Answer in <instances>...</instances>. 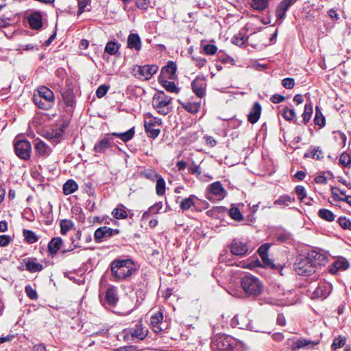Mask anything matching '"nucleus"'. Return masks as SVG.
<instances>
[{
	"instance_id": "1",
	"label": "nucleus",
	"mask_w": 351,
	"mask_h": 351,
	"mask_svg": "<svg viewBox=\"0 0 351 351\" xmlns=\"http://www.w3.org/2000/svg\"><path fill=\"white\" fill-rule=\"evenodd\" d=\"M112 280H129L137 272L135 264L131 259H115L110 264Z\"/></svg>"
},
{
	"instance_id": "2",
	"label": "nucleus",
	"mask_w": 351,
	"mask_h": 351,
	"mask_svg": "<svg viewBox=\"0 0 351 351\" xmlns=\"http://www.w3.org/2000/svg\"><path fill=\"white\" fill-rule=\"evenodd\" d=\"M210 348L212 351H243L245 344L232 336L223 334L213 338Z\"/></svg>"
},
{
	"instance_id": "3",
	"label": "nucleus",
	"mask_w": 351,
	"mask_h": 351,
	"mask_svg": "<svg viewBox=\"0 0 351 351\" xmlns=\"http://www.w3.org/2000/svg\"><path fill=\"white\" fill-rule=\"evenodd\" d=\"M241 286L248 296L257 297L264 290V285L260 279L252 274H247L241 278Z\"/></svg>"
},
{
	"instance_id": "4",
	"label": "nucleus",
	"mask_w": 351,
	"mask_h": 351,
	"mask_svg": "<svg viewBox=\"0 0 351 351\" xmlns=\"http://www.w3.org/2000/svg\"><path fill=\"white\" fill-rule=\"evenodd\" d=\"M37 94L33 96V101L35 105L43 110H47L53 106L55 96L51 90L45 86L38 87Z\"/></svg>"
},
{
	"instance_id": "5",
	"label": "nucleus",
	"mask_w": 351,
	"mask_h": 351,
	"mask_svg": "<svg viewBox=\"0 0 351 351\" xmlns=\"http://www.w3.org/2000/svg\"><path fill=\"white\" fill-rule=\"evenodd\" d=\"M171 101L172 97L163 91H158L152 99V106L158 113L166 115L171 111Z\"/></svg>"
},
{
	"instance_id": "6",
	"label": "nucleus",
	"mask_w": 351,
	"mask_h": 351,
	"mask_svg": "<svg viewBox=\"0 0 351 351\" xmlns=\"http://www.w3.org/2000/svg\"><path fill=\"white\" fill-rule=\"evenodd\" d=\"M162 120L160 118L154 117L150 113L144 115V128L147 136L155 138L158 136L160 130L158 128L162 125Z\"/></svg>"
},
{
	"instance_id": "7",
	"label": "nucleus",
	"mask_w": 351,
	"mask_h": 351,
	"mask_svg": "<svg viewBox=\"0 0 351 351\" xmlns=\"http://www.w3.org/2000/svg\"><path fill=\"white\" fill-rule=\"evenodd\" d=\"M231 326L233 328L261 332L258 326H254V323L247 316L243 315H236L231 320Z\"/></svg>"
},
{
	"instance_id": "8",
	"label": "nucleus",
	"mask_w": 351,
	"mask_h": 351,
	"mask_svg": "<svg viewBox=\"0 0 351 351\" xmlns=\"http://www.w3.org/2000/svg\"><path fill=\"white\" fill-rule=\"evenodd\" d=\"M158 69L155 64H146L143 66H136L133 71L134 76L141 80H148L152 78Z\"/></svg>"
},
{
	"instance_id": "9",
	"label": "nucleus",
	"mask_w": 351,
	"mask_h": 351,
	"mask_svg": "<svg viewBox=\"0 0 351 351\" xmlns=\"http://www.w3.org/2000/svg\"><path fill=\"white\" fill-rule=\"evenodd\" d=\"M14 152L16 155L23 160L29 159L32 153V146L27 140H19L14 143Z\"/></svg>"
},
{
	"instance_id": "10",
	"label": "nucleus",
	"mask_w": 351,
	"mask_h": 351,
	"mask_svg": "<svg viewBox=\"0 0 351 351\" xmlns=\"http://www.w3.org/2000/svg\"><path fill=\"white\" fill-rule=\"evenodd\" d=\"M294 270L300 276H310L316 271L306 256L298 259L294 265Z\"/></svg>"
},
{
	"instance_id": "11",
	"label": "nucleus",
	"mask_w": 351,
	"mask_h": 351,
	"mask_svg": "<svg viewBox=\"0 0 351 351\" xmlns=\"http://www.w3.org/2000/svg\"><path fill=\"white\" fill-rule=\"evenodd\" d=\"M210 195L215 196L217 199H223L227 195V191L219 181L210 184L207 188V198Z\"/></svg>"
},
{
	"instance_id": "12",
	"label": "nucleus",
	"mask_w": 351,
	"mask_h": 351,
	"mask_svg": "<svg viewBox=\"0 0 351 351\" xmlns=\"http://www.w3.org/2000/svg\"><path fill=\"white\" fill-rule=\"evenodd\" d=\"M119 230L112 229L107 226H102L97 228L94 233V238L97 243L101 242L104 239L110 238L113 235L118 234Z\"/></svg>"
},
{
	"instance_id": "13",
	"label": "nucleus",
	"mask_w": 351,
	"mask_h": 351,
	"mask_svg": "<svg viewBox=\"0 0 351 351\" xmlns=\"http://www.w3.org/2000/svg\"><path fill=\"white\" fill-rule=\"evenodd\" d=\"M306 258L311 262L316 269L318 267L324 265L327 263V257L315 250H311L308 252Z\"/></svg>"
},
{
	"instance_id": "14",
	"label": "nucleus",
	"mask_w": 351,
	"mask_h": 351,
	"mask_svg": "<svg viewBox=\"0 0 351 351\" xmlns=\"http://www.w3.org/2000/svg\"><path fill=\"white\" fill-rule=\"evenodd\" d=\"M113 144V138L109 136H106L95 144L93 152L96 154H105L107 149L112 148Z\"/></svg>"
},
{
	"instance_id": "15",
	"label": "nucleus",
	"mask_w": 351,
	"mask_h": 351,
	"mask_svg": "<svg viewBox=\"0 0 351 351\" xmlns=\"http://www.w3.org/2000/svg\"><path fill=\"white\" fill-rule=\"evenodd\" d=\"M332 286L330 283L322 282L319 284L317 287L314 290L312 298L324 300L330 293Z\"/></svg>"
},
{
	"instance_id": "16",
	"label": "nucleus",
	"mask_w": 351,
	"mask_h": 351,
	"mask_svg": "<svg viewBox=\"0 0 351 351\" xmlns=\"http://www.w3.org/2000/svg\"><path fill=\"white\" fill-rule=\"evenodd\" d=\"M298 0H282L277 5L275 11L277 21L280 23L285 19L286 12Z\"/></svg>"
},
{
	"instance_id": "17",
	"label": "nucleus",
	"mask_w": 351,
	"mask_h": 351,
	"mask_svg": "<svg viewBox=\"0 0 351 351\" xmlns=\"http://www.w3.org/2000/svg\"><path fill=\"white\" fill-rule=\"evenodd\" d=\"M191 87L195 94L199 98L205 95L206 83L204 77L197 76L191 83Z\"/></svg>"
},
{
	"instance_id": "18",
	"label": "nucleus",
	"mask_w": 351,
	"mask_h": 351,
	"mask_svg": "<svg viewBox=\"0 0 351 351\" xmlns=\"http://www.w3.org/2000/svg\"><path fill=\"white\" fill-rule=\"evenodd\" d=\"M230 249L231 253L237 256H243L248 251L247 243L239 241L237 239L232 240L230 245Z\"/></svg>"
},
{
	"instance_id": "19",
	"label": "nucleus",
	"mask_w": 351,
	"mask_h": 351,
	"mask_svg": "<svg viewBox=\"0 0 351 351\" xmlns=\"http://www.w3.org/2000/svg\"><path fill=\"white\" fill-rule=\"evenodd\" d=\"M130 333L133 339L143 340L147 335L148 329L143 326L141 321H138L135 326L130 329Z\"/></svg>"
},
{
	"instance_id": "20",
	"label": "nucleus",
	"mask_w": 351,
	"mask_h": 351,
	"mask_svg": "<svg viewBox=\"0 0 351 351\" xmlns=\"http://www.w3.org/2000/svg\"><path fill=\"white\" fill-rule=\"evenodd\" d=\"M163 314L160 311H157L152 315L150 318V325L155 333H160L163 330L162 325Z\"/></svg>"
},
{
	"instance_id": "21",
	"label": "nucleus",
	"mask_w": 351,
	"mask_h": 351,
	"mask_svg": "<svg viewBox=\"0 0 351 351\" xmlns=\"http://www.w3.org/2000/svg\"><path fill=\"white\" fill-rule=\"evenodd\" d=\"M119 300L117 288L112 287L108 288L105 294V300L103 302L104 306H114Z\"/></svg>"
},
{
	"instance_id": "22",
	"label": "nucleus",
	"mask_w": 351,
	"mask_h": 351,
	"mask_svg": "<svg viewBox=\"0 0 351 351\" xmlns=\"http://www.w3.org/2000/svg\"><path fill=\"white\" fill-rule=\"evenodd\" d=\"M317 344L318 341H313L304 338H300L292 343L291 349L292 351H297L302 348H314Z\"/></svg>"
},
{
	"instance_id": "23",
	"label": "nucleus",
	"mask_w": 351,
	"mask_h": 351,
	"mask_svg": "<svg viewBox=\"0 0 351 351\" xmlns=\"http://www.w3.org/2000/svg\"><path fill=\"white\" fill-rule=\"evenodd\" d=\"M25 264V269L31 273L39 272L43 269L42 264L37 262L36 258H27L23 260Z\"/></svg>"
},
{
	"instance_id": "24",
	"label": "nucleus",
	"mask_w": 351,
	"mask_h": 351,
	"mask_svg": "<svg viewBox=\"0 0 351 351\" xmlns=\"http://www.w3.org/2000/svg\"><path fill=\"white\" fill-rule=\"evenodd\" d=\"M262 108L258 102H255L250 109V111L247 115V120L252 124L256 123L261 114Z\"/></svg>"
},
{
	"instance_id": "25",
	"label": "nucleus",
	"mask_w": 351,
	"mask_h": 351,
	"mask_svg": "<svg viewBox=\"0 0 351 351\" xmlns=\"http://www.w3.org/2000/svg\"><path fill=\"white\" fill-rule=\"evenodd\" d=\"M127 46L131 49L138 51L141 49V40L137 34L132 33L128 37Z\"/></svg>"
},
{
	"instance_id": "26",
	"label": "nucleus",
	"mask_w": 351,
	"mask_h": 351,
	"mask_svg": "<svg viewBox=\"0 0 351 351\" xmlns=\"http://www.w3.org/2000/svg\"><path fill=\"white\" fill-rule=\"evenodd\" d=\"M35 152L38 157H47L51 154V150L46 143L39 141L35 144Z\"/></svg>"
},
{
	"instance_id": "27",
	"label": "nucleus",
	"mask_w": 351,
	"mask_h": 351,
	"mask_svg": "<svg viewBox=\"0 0 351 351\" xmlns=\"http://www.w3.org/2000/svg\"><path fill=\"white\" fill-rule=\"evenodd\" d=\"M269 247L270 244L265 243L259 247V248L258 249V252L264 263L274 268V264L268 258V251Z\"/></svg>"
},
{
	"instance_id": "28",
	"label": "nucleus",
	"mask_w": 351,
	"mask_h": 351,
	"mask_svg": "<svg viewBox=\"0 0 351 351\" xmlns=\"http://www.w3.org/2000/svg\"><path fill=\"white\" fill-rule=\"evenodd\" d=\"M30 27L34 29H40L43 26L42 16L40 12H35L28 17Z\"/></svg>"
},
{
	"instance_id": "29",
	"label": "nucleus",
	"mask_w": 351,
	"mask_h": 351,
	"mask_svg": "<svg viewBox=\"0 0 351 351\" xmlns=\"http://www.w3.org/2000/svg\"><path fill=\"white\" fill-rule=\"evenodd\" d=\"M349 266L348 262L344 259H338L335 261L329 267V271L332 274H335L339 270H345Z\"/></svg>"
},
{
	"instance_id": "30",
	"label": "nucleus",
	"mask_w": 351,
	"mask_h": 351,
	"mask_svg": "<svg viewBox=\"0 0 351 351\" xmlns=\"http://www.w3.org/2000/svg\"><path fill=\"white\" fill-rule=\"evenodd\" d=\"M197 197L195 195H191L188 197L183 198L179 202L180 209L184 212L189 210L195 205Z\"/></svg>"
},
{
	"instance_id": "31",
	"label": "nucleus",
	"mask_w": 351,
	"mask_h": 351,
	"mask_svg": "<svg viewBox=\"0 0 351 351\" xmlns=\"http://www.w3.org/2000/svg\"><path fill=\"white\" fill-rule=\"evenodd\" d=\"M63 243V241L60 237L53 238L48 243V252L49 254L54 255L56 254Z\"/></svg>"
},
{
	"instance_id": "32",
	"label": "nucleus",
	"mask_w": 351,
	"mask_h": 351,
	"mask_svg": "<svg viewBox=\"0 0 351 351\" xmlns=\"http://www.w3.org/2000/svg\"><path fill=\"white\" fill-rule=\"evenodd\" d=\"M182 107L186 110L187 112L191 114L197 113L201 107V101H186V102H181L178 101Z\"/></svg>"
},
{
	"instance_id": "33",
	"label": "nucleus",
	"mask_w": 351,
	"mask_h": 351,
	"mask_svg": "<svg viewBox=\"0 0 351 351\" xmlns=\"http://www.w3.org/2000/svg\"><path fill=\"white\" fill-rule=\"evenodd\" d=\"M62 97L66 106L73 107L75 104V95L73 90L66 88L61 92Z\"/></svg>"
},
{
	"instance_id": "34",
	"label": "nucleus",
	"mask_w": 351,
	"mask_h": 351,
	"mask_svg": "<svg viewBox=\"0 0 351 351\" xmlns=\"http://www.w3.org/2000/svg\"><path fill=\"white\" fill-rule=\"evenodd\" d=\"M127 211V208L123 204H120L112 210L111 214L116 219H123L128 217Z\"/></svg>"
},
{
	"instance_id": "35",
	"label": "nucleus",
	"mask_w": 351,
	"mask_h": 351,
	"mask_svg": "<svg viewBox=\"0 0 351 351\" xmlns=\"http://www.w3.org/2000/svg\"><path fill=\"white\" fill-rule=\"evenodd\" d=\"M162 208V203L161 202H157L150 206L148 210L145 211L142 215L143 220H147L151 215H156Z\"/></svg>"
},
{
	"instance_id": "36",
	"label": "nucleus",
	"mask_w": 351,
	"mask_h": 351,
	"mask_svg": "<svg viewBox=\"0 0 351 351\" xmlns=\"http://www.w3.org/2000/svg\"><path fill=\"white\" fill-rule=\"evenodd\" d=\"M78 189V185L73 180H67L63 185V193L64 195H68L73 193Z\"/></svg>"
},
{
	"instance_id": "37",
	"label": "nucleus",
	"mask_w": 351,
	"mask_h": 351,
	"mask_svg": "<svg viewBox=\"0 0 351 351\" xmlns=\"http://www.w3.org/2000/svg\"><path fill=\"white\" fill-rule=\"evenodd\" d=\"M112 136L119 137L121 138L123 142H127L130 140H131L134 135V128H132L128 131L122 133H118V132H112L111 134Z\"/></svg>"
},
{
	"instance_id": "38",
	"label": "nucleus",
	"mask_w": 351,
	"mask_h": 351,
	"mask_svg": "<svg viewBox=\"0 0 351 351\" xmlns=\"http://www.w3.org/2000/svg\"><path fill=\"white\" fill-rule=\"evenodd\" d=\"M120 47L121 45L116 41L108 42L105 47V52L111 56L115 55L118 52Z\"/></svg>"
},
{
	"instance_id": "39",
	"label": "nucleus",
	"mask_w": 351,
	"mask_h": 351,
	"mask_svg": "<svg viewBox=\"0 0 351 351\" xmlns=\"http://www.w3.org/2000/svg\"><path fill=\"white\" fill-rule=\"evenodd\" d=\"M318 216L328 222H332L335 219V215L328 209L322 208L318 211Z\"/></svg>"
},
{
	"instance_id": "40",
	"label": "nucleus",
	"mask_w": 351,
	"mask_h": 351,
	"mask_svg": "<svg viewBox=\"0 0 351 351\" xmlns=\"http://www.w3.org/2000/svg\"><path fill=\"white\" fill-rule=\"evenodd\" d=\"M313 113V105L311 101L306 103L304 106V112L302 114V121L304 124L307 123L311 119Z\"/></svg>"
},
{
	"instance_id": "41",
	"label": "nucleus",
	"mask_w": 351,
	"mask_h": 351,
	"mask_svg": "<svg viewBox=\"0 0 351 351\" xmlns=\"http://www.w3.org/2000/svg\"><path fill=\"white\" fill-rule=\"evenodd\" d=\"M23 235L25 237V240L29 244L37 242L39 237L32 230L24 229L23 231Z\"/></svg>"
},
{
	"instance_id": "42",
	"label": "nucleus",
	"mask_w": 351,
	"mask_h": 351,
	"mask_svg": "<svg viewBox=\"0 0 351 351\" xmlns=\"http://www.w3.org/2000/svg\"><path fill=\"white\" fill-rule=\"evenodd\" d=\"M250 5L254 10L262 11L268 5V0H250Z\"/></svg>"
},
{
	"instance_id": "43",
	"label": "nucleus",
	"mask_w": 351,
	"mask_h": 351,
	"mask_svg": "<svg viewBox=\"0 0 351 351\" xmlns=\"http://www.w3.org/2000/svg\"><path fill=\"white\" fill-rule=\"evenodd\" d=\"M295 191L301 202L306 204H311L310 202L307 201L306 189L303 186H297L295 189Z\"/></svg>"
},
{
	"instance_id": "44",
	"label": "nucleus",
	"mask_w": 351,
	"mask_h": 351,
	"mask_svg": "<svg viewBox=\"0 0 351 351\" xmlns=\"http://www.w3.org/2000/svg\"><path fill=\"white\" fill-rule=\"evenodd\" d=\"M304 158L311 157L315 160H320L324 158V152L319 147H315L311 152L305 153Z\"/></svg>"
},
{
	"instance_id": "45",
	"label": "nucleus",
	"mask_w": 351,
	"mask_h": 351,
	"mask_svg": "<svg viewBox=\"0 0 351 351\" xmlns=\"http://www.w3.org/2000/svg\"><path fill=\"white\" fill-rule=\"evenodd\" d=\"M166 184L165 180L160 176L156 180V192L159 196H162L165 193Z\"/></svg>"
},
{
	"instance_id": "46",
	"label": "nucleus",
	"mask_w": 351,
	"mask_h": 351,
	"mask_svg": "<svg viewBox=\"0 0 351 351\" xmlns=\"http://www.w3.org/2000/svg\"><path fill=\"white\" fill-rule=\"evenodd\" d=\"M325 117L322 114L320 108L318 106H316L315 115L314 118L315 124L319 125V127H323L325 125Z\"/></svg>"
},
{
	"instance_id": "47",
	"label": "nucleus",
	"mask_w": 351,
	"mask_h": 351,
	"mask_svg": "<svg viewBox=\"0 0 351 351\" xmlns=\"http://www.w3.org/2000/svg\"><path fill=\"white\" fill-rule=\"evenodd\" d=\"M294 202V199L288 195H281L277 199H276L274 202V205H282L287 206Z\"/></svg>"
},
{
	"instance_id": "48",
	"label": "nucleus",
	"mask_w": 351,
	"mask_h": 351,
	"mask_svg": "<svg viewBox=\"0 0 351 351\" xmlns=\"http://www.w3.org/2000/svg\"><path fill=\"white\" fill-rule=\"evenodd\" d=\"M141 175L153 182L160 177V176L153 169H145L141 172Z\"/></svg>"
},
{
	"instance_id": "49",
	"label": "nucleus",
	"mask_w": 351,
	"mask_h": 351,
	"mask_svg": "<svg viewBox=\"0 0 351 351\" xmlns=\"http://www.w3.org/2000/svg\"><path fill=\"white\" fill-rule=\"evenodd\" d=\"M73 226V223L71 220L63 219L60 221V232L65 235Z\"/></svg>"
},
{
	"instance_id": "50",
	"label": "nucleus",
	"mask_w": 351,
	"mask_h": 351,
	"mask_svg": "<svg viewBox=\"0 0 351 351\" xmlns=\"http://www.w3.org/2000/svg\"><path fill=\"white\" fill-rule=\"evenodd\" d=\"M282 116L287 121H292L296 117V114L293 108H289L286 106L283 108Z\"/></svg>"
},
{
	"instance_id": "51",
	"label": "nucleus",
	"mask_w": 351,
	"mask_h": 351,
	"mask_svg": "<svg viewBox=\"0 0 351 351\" xmlns=\"http://www.w3.org/2000/svg\"><path fill=\"white\" fill-rule=\"evenodd\" d=\"M176 64L173 62H169L166 66L162 68V71L167 72L169 75V77L173 79L176 72Z\"/></svg>"
},
{
	"instance_id": "52",
	"label": "nucleus",
	"mask_w": 351,
	"mask_h": 351,
	"mask_svg": "<svg viewBox=\"0 0 351 351\" xmlns=\"http://www.w3.org/2000/svg\"><path fill=\"white\" fill-rule=\"evenodd\" d=\"M339 163L346 167L351 166V154L348 152H343L339 158Z\"/></svg>"
},
{
	"instance_id": "53",
	"label": "nucleus",
	"mask_w": 351,
	"mask_h": 351,
	"mask_svg": "<svg viewBox=\"0 0 351 351\" xmlns=\"http://www.w3.org/2000/svg\"><path fill=\"white\" fill-rule=\"evenodd\" d=\"M77 5H78V10H77V15H80L84 12L86 10H89V9H87L88 6H90L91 0H77Z\"/></svg>"
},
{
	"instance_id": "54",
	"label": "nucleus",
	"mask_w": 351,
	"mask_h": 351,
	"mask_svg": "<svg viewBox=\"0 0 351 351\" xmlns=\"http://www.w3.org/2000/svg\"><path fill=\"white\" fill-rule=\"evenodd\" d=\"M229 215L232 219L237 221H241L243 219V215L239 209L237 207H232L229 210Z\"/></svg>"
},
{
	"instance_id": "55",
	"label": "nucleus",
	"mask_w": 351,
	"mask_h": 351,
	"mask_svg": "<svg viewBox=\"0 0 351 351\" xmlns=\"http://www.w3.org/2000/svg\"><path fill=\"white\" fill-rule=\"evenodd\" d=\"M163 87L170 93H178L179 88L176 86L175 83L172 81L164 80L162 82Z\"/></svg>"
},
{
	"instance_id": "56",
	"label": "nucleus",
	"mask_w": 351,
	"mask_h": 351,
	"mask_svg": "<svg viewBox=\"0 0 351 351\" xmlns=\"http://www.w3.org/2000/svg\"><path fill=\"white\" fill-rule=\"evenodd\" d=\"M25 292L31 300H36L38 298L36 289H33L29 285L25 286Z\"/></svg>"
},
{
	"instance_id": "57",
	"label": "nucleus",
	"mask_w": 351,
	"mask_h": 351,
	"mask_svg": "<svg viewBox=\"0 0 351 351\" xmlns=\"http://www.w3.org/2000/svg\"><path fill=\"white\" fill-rule=\"evenodd\" d=\"M346 341V337L339 336L338 337L335 338L331 346L334 350L340 348L345 345Z\"/></svg>"
},
{
	"instance_id": "58",
	"label": "nucleus",
	"mask_w": 351,
	"mask_h": 351,
	"mask_svg": "<svg viewBox=\"0 0 351 351\" xmlns=\"http://www.w3.org/2000/svg\"><path fill=\"white\" fill-rule=\"evenodd\" d=\"M271 289V293L277 298L284 295L286 293L285 289L280 285H274Z\"/></svg>"
},
{
	"instance_id": "59",
	"label": "nucleus",
	"mask_w": 351,
	"mask_h": 351,
	"mask_svg": "<svg viewBox=\"0 0 351 351\" xmlns=\"http://www.w3.org/2000/svg\"><path fill=\"white\" fill-rule=\"evenodd\" d=\"M339 224L343 229L351 230V221L346 217H340L338 219Z\"/></svg>"
},
{
	"instance_id": "60",
	"label": "nucleus",
	"mask_w": 351,
	"mask_h": 351,
	"mask_svg": "<svg viewBox=\"0 0 351 351\" xmlns=\"http://www.w3.org/2000/svg\"><path fill=\"white\" fill-rule=\"evenodd\" d=\"M203 50L206 55H214L217 51V47L215 45L208 44L203 47Z\"/></svg>"
},
{
	"instance_id": "61",
	"label": "nucleus",
	"mask_w": 351,
	"mask_h": 351,
	"mask_svg": "<svg viewBox=\"0 0 351 351\" xmlns=\"http://www.w3.org/2000/svg\"><path fill=\"white\" fill-rule=\"evenodd\" d=\"M188 170L191 174L195 175L197 177H199L202 174V170L199 165H195L194 162L191 165L188 167Z\"/></svg>"
},
{
	"instance_id": "62",
	"label": "nucleus",
	"mask_w": 351,
	"mask_h": 351,
	"mask_svg": "<svg viewBox=\"0 0 351 351\" xmlns=\"http://www.w3.org/2000/svg\"><path fill=\"white\" fill-rule=\"evenodd\" d=\"M151 4V0H136V5L138 8L147 10Z\"/></svg>"
},
{
	"instance_id": "63",
	"label": "nucleus",
	"mask_w": 351,
	"mask_h": 351,
	"mask_svg": "<svg viewBox=\"0 0 351 351\" xmlns=\"http://www.w3.org/2000/svg\"><path fill=\"white\" fill-rule=\"evenodd\" d=\"M282 85L287 89H292L295 86V80L291 77H287L282 80Z\"/></svg>"
},
{
	"instance_id": "64",
	"label": "nucleus",
	"mask_w": 351,
	"mask_h": 351,
	"mask_svg": "<svg viewBox=\"0 0 351 351\" xmlns=\"http://www.w3.org/2000/svg\"><path fill=\"white\" fill-rule=\"evenodd\" d=\"M109 88L108 86L105 84L99 86L96 90V95L98 98L103 97L106 93Z\"/></svg>"
}]
</instances>
